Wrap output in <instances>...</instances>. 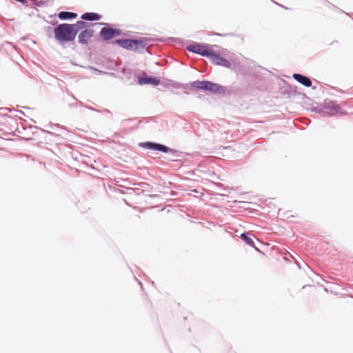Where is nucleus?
<instances>
[{
    "label": "nucleus",
    "mask_w": 353,
    "mask_h": 353,
    "mask_svg": "<svg viewBox=\"0 0 353 353\" xmlns=\"http://www.w3.org/2000/svg\"><path fill=\"white\" fill-rule=\"evenodd\" d=\"M244 242L251 246V247H253L255 248V250L256 251H259L258 248L255 246V243H254V241L252 238L247 236L246 234H244Z\"/></svg>",
    "instance_id": "nucleus-13"
},
{
    "label": "nucleus",
    "mask_w": 353,
    "mask_h": 353,
    "mask_svg": "<svg viewBox=\"0 0 353 353\" xmlns=\"http://www.w3.org/2000/svg\"><path fill=\"white\" fill-rule=\"evenodd\" d=\"M121 31L109 27H104L100 31L101 37L105 41L110 40L114 37L119 36Z\"/></svg>",
    "instance_id": "nucleus-5"
},
{
    "label": "nucleus",
    "mask_w": 353,
    "mask_h": 353,
    "mask_svg": "<svg viewBox=\"0 0 353 353\" xmlns=\"http://www.w3.org/2000/svg\"><path fill=\"white\" fill-rule=\"evenodd\" d=\"M94 30L92 29H85L78 36L79 43L87 44L91 37L93 36Z\"/></svg>",
    "instance_id": "nucleus-7"
},
{
    "label": "nucleus",
    "mask_w": 353,
    "mask_h": 353,
    "mask_svg": "<svg viewBox=\"0 0 353 353\" xmlns=\"http://www.w3.org/2000/svg\"><path fill=\"white\" fill-rule=\"evenodd\" d=\"M293 78L305 87H310L312 85L311 80L304 75L295 73L293 74Z\"/></svg>",
    "instance_id": "nucleus-9"
},
{
    "label": "nucleus",
    "mask_w": 353,
    "mask_h": 353,
    "mask_svg": "<svg viewBox=\"0 0 353 353\" xmlns=\"http://www.w3.org/2000/svg\"><path fill=\"white\" fill-rule=\"evenodd\" d=\"M143 145L148 149L159 150L163 152H167L168 150V148L165 145L150 142H146L143 143Z\"/></svg>",
    "instance_id": "nucleus-8"
},
{
    "label": "nucleus",
    "mask_w": 353,
    "mask_h": 353,
    "mask_svg": "<svg viewBox=\"0 0 353 353\" xmlns=\"http://www.w3.org/2000/svg\"><path fill=\"white\" fill-rule=\"evenodd\" d=\"M81 19L87 21H96L101 19V15L94 12H86L82 14Z\"/></svg>",
    "instance_id": "nucleus-11"
},
{
    "label": "nucleus",
    "mask_w": 353,
    "mask_h": 353,
    "mask_svg": "<svg viewBox=\"0 0 353 353\" xmlns=\"http://www.w3.org/2000/svg\"><path fill=\"white\" fill-rule=\"evenodd\" d=\"M77 14L74 12H61L58 14V17L60 19H74L76 18Z\"/></svg>",
    "instance_id": "nucleus-12"
},
{
    "label": "nucleus",
    "mask_w": 353,
    "mask_h": 353,
    "mask_svg": "<svg viewBox=\"0 0 353 353\" xmlns=\"http://www.w3.org/2000/svg\"><path fill=\"white\" fill-rule=\"evenodd\" d=\"M86 23L79 21L75 24L62 23L54 30V37L59 42H70L74 40L79 30L85 28Z\"/></svg>",
    "instance_id": "nucleus-1"
},
{
    "label": "nucleus",
    "mask_w": 353,
    "mask_h": 353,
    "mask_svg": "<svg viewBox=\"0 0 353 353\" xmlns=\"http://www.w3.org/2000/svg\"><path fill=\"white\" fill-rule=\"evenodd\" d=\"M115 43L122 48L131 50H137L139 46H143L142 41L134 39H118L115 41Z\"/></svg>",
    "instance_id": "nucleus-4"
},
{
    "label": "nucleus",
    "mask_w": 353,
    "mask_h": 353,
    "mask_svg": "<svg viewBox=\"0 0 353 353\" xmlns=\"http://www.w3.org/2000/svg\"><path fill=\"white\" fill-rule=\"evenodd\" d=\"M140 84H152L153 85H157L160 83L159 79L154 77H143L139 79Z\"/></svg>",
    "instance_id": "nucleus-10"
},
{
    "label": "nucleus",
    "mask_w": 353,
    "mask_h": 353,
    "mask_svg": "<svg viewBox=\"0 0 353 353\" xmlns=\"http://www.w3.org/2000/svg\"><path fill=\"white\" fill-rule=\"evenodd\" d=\"M187 49L190 52L206 56L208 57L212 51L208 46L199 43L190 45L187 46Z\"/></svg>",
    "instance_id": "nucleus-3"
},
{
    "label": "nucleus",
    "mask_w": 353,
    "mask_h": 353,
    "mask_svg": "<svg viewBox=\"0 0 353 353\" xmlns=\"http://www.w3.org/2000/svg\"><path fill=\"white\" fill-rule=\"evenodd\" d=\"M191 86L196 89L208 90L212 93H221L224 91L223 86L209 81H194L191 83Z\"/></svg>",
    "instance_id": "nucleus-2"
},
{
    "label": "nucleus",
    "mask_w": 353,
    "mask_h": 353,
    "mask_svg": "<svg viewBox=\"0 0 353 353\" xmlns=\"http://www.w3.org/2000/svg\"><path fill=\"white\" fill-rule=\"evenodd\" d=\"M208 57L214 64L222 65L227 68L230 67V63L227 59H223L219 55L214 53L212 50L211 51L210 54L209 55Z\"/></svg>",
    "instance_id": "nucleus-6"
}]
</instances>
